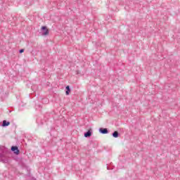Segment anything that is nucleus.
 <instances>
[{"mask_svg": "<svg viewBox=\"0 0 180 180\" xmlns=\"http://www.w3.org/2000/svg\"><path fill=\"white\" fill-rule=\"evenodd\" d=\"M11 154L9 148L0 145V158H5V156Z\"/></svg>", "mask_w": 180, "mask_h": 180, "instance_id": "f257e3e1", "label": "nucleus"}, {"mask_svg": "<svg viewBox=\"0 0 180 180\" xmlns=\"http://www.w3.org/2000/svg\"><path fill=\"white\" fill-rule=\"evenodd\" d=\"M11 151L15 155H19L20 154V150L17 146H12L11 148Z\"/></svg>", "mask_w": 180, "mask_h": 180, "instance_id": "f03ea898", "label": "nucleus"}, {"mask_svg": "<svg viewBox=\"0 0 180 180\" xmlns=\"http://www.w3.org/2000/svg\"><path fill=\"white\" fill-rule=\"evenodd\" d=\"M96 147H98V141H91L90 143L87 146L89 150H92V148H96Z\"/></svg>", "mask_w": 180, "mask_h": 180, "instance_id": "7ed1b4c3", "label": "nucleus"}, {"mask_svg": "<svg viewBox=\"0 0 180 180\" xmlns=\"http://www.w3.org/2000/svg\"><path fill=\"white\" fill-rule=\"evenodd\" d=\"M41 31L42 33V36H49V34L50 33L46 26H42L41 28Z\"/></svg>", "mask_w": 180, "mask_h": 180, "instance_id": "20e7f679", "label": "nucleus"}, {"mask_svg": "<svg viewBox=\"0 0 180 180\" xmlns=\"http://www.w3.org/2000/svg\"><path fill=\"white\" fill-rule=\"evenodd\" d=\"M20 164L22 168H25V169H27V176L30 177V169L29 168V167H27V165H26V164H25V162H20Z\"/></svg>", "mask_w": 180, "mask_h": 180, "instance_id": "39448f33", "label": "nucleus"}, {"mask_svg": "<svg viewBox=\"0 0 180 180\" xmlns=\"http://www.w3.org/2000/svg\"><path fill=\"white\" fill-rule=\"evenodd\" d=\"M98 131L101 134H108L109 129H108V128H99Z\"/></svg>", "mask_w": 180, "mask_h": 180, "instance_id": "423d86ee", "label": "nucleus"}, {"mask_svg": "<svg viewBox=\"0 0 180 180\" xmlns=\"http://www.w3.org/2000/svg\"><path fill=\"white\" fill-rule=\"evenodd\" d=\"M84 136L86 137V139L91 137V136H92V129H89L87 131H86Z\"/></svg>", "mask_w": 180, "mask_h": 180, "instance_id": "0eeeda50", "label": "nucleus"}, {"mask_svg": "<svg viewBox=\"0 0 180 180\" xmlns=\"http://www.w3.org/2000/svg\"><path fill=\"white\" fill-rule=\"evenodd\" d=\"M9 124H11V122L4 120H3L1 127H8V126H9Z\"/></svg>", "mask_w": 180, "mask_h": 180, "instance_id": "6e6552de", "label": "nucleus"}, {"mask_svg": "<svg viewBox=\"0 0 180 180\" xmlns=\"http://www.w3.org/2000/svg\"><path fill=\"white\" fill-rule=\"evenodd\" d=\"M112 137H114V139H117V137H120V134L119 133V131H115L112 134Z\"/></svg>", "mask_w": 180, "mask_h": 180, "instance_id": "1a4fd4ad", "label": "nucleus"}, {"mask_svg": "<svg viewBox=\"0 0 180 180\" xmlns=\"http://www.w3.org/2000/svg\"><path fill=\"white\" fill-rule=\"evenodd\" d=\"M0 162H2L3 164H8L9 162L8 158H0Z\"/></svg>", "mask_w": 180, "mask_h": 180, "instance_id": "9d476101", "label": "nucleus"}, {"mask_svg": "<svg viewBox=\"0 0 180 180\" xmlns=\"http://www.w3.org/2000/svg\"><path fill=\"white\" fill-rule=\"evenodd\" d=\"M70 92H71V87H70V86H67L65 87V94L66 95H70Z\"/></svg>", "mask_w": 180, "mask_h": 180, "instance_id": "9b49d317", "label": "nucleus"}, {"mask_svg": "<svg viewBox=\"0 0 180 180\" xmlns=\"http://www.w3.org/2000/svg\"><path fill=\"white\" fill-rule=\"evenodd\" d=\"M42 102H43V103L45 102V103H49V99H48V98H43V99H42Z\"/></svg>", "mask_w": 180, "mask_h": 180, "instance_id": "f8f14e48", "label": "nucleus"}, {"mask_svg": "<svg viewBox=\"0 0 180 180\" xmlns=\"http://www.w3.org/2000/svg\"><path fill=\"white\" fill-rule=\"evenodd\" d=\"M19 53H20V54H22V53H25V49H20Z\"/></svg>", "mask_w": 180, "mask_h": 180, "instance_id": "ddd939ff", "label": "nucleus"}, {"mask_svg": "<svg viewBox=\"0 0 180 180\" xmlns=\"http://www.w3.org/2000/svg\"><path fill=\"white\" fill-rule=\"evenodd\" d=\"M14 160H15V161H19V158H14Z\"/></svg>", "mask_w": 180, "mask_h": 180, "instance_id": "4468645a", "label": "nucleus"}, {"mask_svg": "<svg viewBox=\"0 0 180 180\" xmlns=\"http://www.w3.org/2000/svg\"><path fill=\"white\" fill-rule=\"evenodd\" d=\"M32 180H37V179H36V178L32 177Z\"/></svg>", "mask_w": 180, "mask_h": 180, "instance_id": "2eb2a0df", "label": "nucleus"}, {"mask_svg": "<svg viewBox=\"0 0 180 180\" xmlns=\"http://www.w3.org/2000/svg\"><path fill=\"white\" fill-rule=\"evenodd\" d=\"M46 116H49V113H46Z\"/></svg>", "mask_w": 180, "mask_h": 180, "instance_id": "dca6fc26", "label": "nucleus"}]
</instances>
